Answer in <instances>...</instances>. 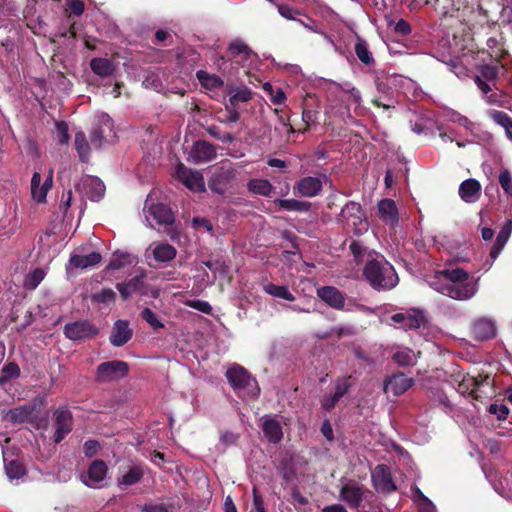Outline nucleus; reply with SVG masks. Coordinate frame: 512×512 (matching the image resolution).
Segmentation results:
<instances>
[{"instance_id": "62", "label": "nucleus", "mask_w": 512, "mask_h": 512, "mask_svg": "<svg viewBox=\"0 0 512 512\" xmlns=\"http://www.w3.org/2000/svg\"><path fill=\"white\" fill-rule=\"evenodd\" d=\"M372 103L376 107H382L384 109H390L394 108V101L392 97L389 94H385L383 97L380 98H373Z\"/></svg>"}, {"instance_id": "12", "label": "nucleus", "mask_w": 512, "mask_h": 512, "mask_svg": "<svg viewBox=\"0 0 512 512\" xmlns=\"http://www.w3.org/2000/svg\"><path fill=\"white\" fill-rule=\"evenodd\" d=\"M323 179H327L326 175H323L322 177H303L295 183L293 186V192L295 195L302 197L317 196L322 191Z\"/></svg>"}, {"instance_id": "54", "label": "nucleus", "mask_w": 512, "mask_h": 512, "mask_svg": "<svg viewBox=\"0 0 512 512\" xmlns=\"http://www.w3.org/2000/svg\"><path fill=\"white\" fill-rule=\"evenodd\" d=\"M487 47L489 50V55L497 60H499L504 55V49L500 41L495 37H490L487 40Z\"/></svg>"}, {"instance_id": "32", "label": "nucleus", "mask_w": 512, "mask_h": 512, "mask_svg": "<svg viewBox=\"0 0 512 512\" xmlns=\"http://www.w3.org/2000/svg\"><path fill=\"white\" fill-rule=\"evenodd\" d=\"M247 188L249 192L265 197H270L274 190L273 185L267 179H251L247 183Z\"/></svg>"}, {"instance_id": "52", "label": "nucleus", "mask_w": 512, "mask_h": 512, "mask_svg": "<svg viewBox=\"0 0 512 512\" xmlns=\"http://www.w3.org/2000/svg\"><path fill=\"white\" fill-rule=\"evenodd\" d=\"M145 274L144 272H141L140 275H135L134 277L130 278L126 281L128 287L131 288L133 293H140L144 294L146 287H145Z\"/></svg>"}, {"instance_id": "50", "label": "nucleus", "mask_w": 512, "mask_h": 512, "mask_svg": "<svg viewBox=\"0 0 512 512\" xmlns=\"http://www.w3.org/2000/svg\"><path fill=\"white\" fill-rule=\"evenodd\" d=\"M141 318L146 321L154 330L164 328V324L157 318L156 314L148 307L144 308L140 314Z\"/></svg>"}, {"instance_id": "51", "label": "nucleus", "mask_w": 512, "mask_h": 512, "mask_svg": "<svg viewBox=\"0 0 512 512\" xmlns=\"http://www.w3.org/2000/svg\"><path fill=\"white\" fill-rule=\"evenodd\" d=\"M349 250L352 253V255L354 256L355 262L357 264H360L363 261L364 256L367 253V247L364 246L361 241H357V240L351 241V243L349 245Z\"/></svg>"}, {"instance_id": "60", "label": "nucleus", "mask_w": 512, "mask_h": 512, "mask_svg": "<svg viewBox=\"0 0 512 512\" xmlns=\"http://www.w3.org/2000/svg\"><path fill=\"white\" fill-rule=\"evenodd\" d=\"M128 257L127 254L114 255L106 268L108 270H119L129 263Z\"/></svg>"}, {"instance_id": "40", "label": "nucleus", "mask_w": 512, "mask_h": 512, "mask_svg": "<svg viewBox=\"0 0 512 512\" xmlns=\"http://www.w3.org/2000/svg\"><path fill=\"white\" fill-rule=\"evenodd\" d=\"M20 368L17 363L9 362L2 367L0 376V385L8 382L10 379L18 378L20 376Z\"/></svg>"}, {"instance_id": "55", "label": "nucleus", "mask_w": 512, "mask_h": 512, "mask_svg": "<svg viewBox=\"0 0 512 512\" xmlns=\"http://www.w3.org/2000/svg\"><path fill=\"white\" fill-rule=\"evenodd\" d=\"M499 184L501 185L505 194L512 198V175L509 170L504 169L500 172Z\"/></svg>"}, {"instance_id": "5", "label": "nucleus", "mask_w": 512, "mask_h": 512, "mask_svg": "<svg viewBox=\"0 0 512 512\" xmlns=\"http://www.w3.org/2000/svg\"><path fill=\"white\" fill-rule=\"evenodd\" d=\"M129 370V364L125 361H105L96 367L94 381L98 384L115 383L127 377Z\"/></svg>"}, {"instance_id": "38", "label": "nucleus", "mask_w": 512, "mask_h": 512, "mask_svg": "<svg viewBox=\"0 0 512 512\" xmlns=\"http://www.w3.org/2000/svg\"><path fill=\"white\" fill-rule=\"evenodd\" d=\"M353 386L352 376L338 377L334 383V395L339 400L346 395Z\"/></svg>"}, {"instance_id": "34", "label": "nucleus", "mask_w": 512, "mask_h": 512, "mask_svg": "<svg viewBox=\"0 0 512 512\" xmlns=\"http://www.w3.org/2000/svg\"><path fill=\"white\" fill-rule=\"evenodd\" d=\"M33 408L28 405H22L9 410L7 413L8 420L13 424H20L30 420Z\"/></svg>"}, {"instance_id": "21", "label": "nucleus", "mask_w": 512, "mask_h": 512, "mask_svg": "<svg viewBox=\"0 0 512 512\" xmlns=\"http://www.w3.org/2000/svg\"><path fill=\"white\" fill-rule=\"evenodd\" d=\"M261 429L265 438L272 444H278L283 439L282 425L275 418H264Z\"/></svg>"}, {"instance_id": "15", "label": "nucleus", "mask_w": 512, "mask_h": 512, "mask_svg": "<svg viewBox=\"0 0 512 512\" xmlns=\"http://www.w3.org/2000/svg\"><path fill=\"white\" fill-rule=\"evenodd\" d=\"M391 321L402 324L404 329H418L426 323L424 313L417 309L410 310L407 314L396 313L391 316Z\"/></svg>"}, {"instance_id": "45", "label": "nucleus", "mask_w": 512, "mask_h": 512, "mask_svg": "<svg viewBox=\"0 0 512 512\" xmlns=\"http://www.w3.org/2000/svg\"><path fill=\"white\" fill-rule=\"evenodd\" d=\"M206 131L211 137L221 141L222 143H226V144L232 143L235 140L234 135H232L231 133L222 131L220 129V127H218L216 125L208 126L206 128Z\"/></svg>"}, {"instance_id": "3", "label": "nucleus", "mask_w": 512, "mask_h": 512, "mask_svg": "<svg viewBox=\"0 0 512 512\" xmlns=\"http://www.w3.org/2000/svg\"><path fill=\"white\" fill-rule=\"evenodd\" d=\"M336 221L342 225L343 229L353 232L356 236L365 234L369 229L366 213L361 204L355 201L346 202L337 215Z\"/></svg>"}, {"instance_id": "53", "label": "nucleus", "mask_w": 512, "mask_h": 512, "mask_svg": "<svg viewBox=\"0 0 512 512\" xmlns=\"http://www.w3.org/2000/svg\"><path fill=\"white\" fill-rule=\"evenodd\" d=\"M392 359L400 366H410L413 364V355L410 349L396 351Z\"/></svg>"}, {"instance_id": "2", "label": "nucleus", "mask_w": 512, "mask_h": 512, "mask_svg": "<svg viewBox=\"0 0 512 512\" xmlns=\"http://www.w3.org/2000/svg\"><path fill=\"white\" fill-rule=\"evenodd\" d=\"M363 275L377 291L390 290L399 282L394 267L383 256L369 259L363 268Z\"/></svg>"}, {"instance_id": "27", "label": "nucleus", "mask_w": 512, "mask_h": 512, "mask_svg": "<svg viewBox=\"0 0 512 512\" xmlns=\"http://www.w3.org/2000/svg\"><path fill=\"white\" fill-rule=\"evenodd\" d=\"M378 213L381 219L392 224L398 222V209L396 203L392 199H382L378 202Z\"/></svg>"}, {"instance_id": "63", "label": "nucleus", "mask_w": 512, "mask_h": 512, "mask_svg": "<svg viewBox=\"0 0 512 512\" xmlns=\"http://www.w3.org/2000/svg\"><path fill=\"white\" fill-rule=\"evenodd\" d=\"M278 12L282 17H284L288 20H294L295 15L301 14L300 11L294 10L292 7H290L289 5H286V4H280L278 6Z\"/></svg>"}, {"instance_id": "46", "label": "nucleus", "mask_w": 512, "mask_h": 512, "mask_svg": "<svg viewBox=\"0 0 512 512\" xmlns=\"http://www.w3.org/2000/svg\"><path fill=\"white\" fill-rule=\"evenodd\" d=\"M5 468L6 474L10 479H19L26 472L25 467L18 460L10 461L6 464Z\"/></svg>"}, {"instance_id": "59", "label": "nucleus", "mask_w": 512, "mask_h": 512, "mask_svg": "<svg viewBox=\"0 0 512 512\" xmlns=\"http://www.w3.org/2000/svg\"><path fill=\"white\" fill-rule=\"evenodd\" d=\"M186 305L190 308L196 309L202 313L210 315L212 313V307L207 301L203 300H188Z\"/></svg>"}, {"instance_id": "20", "label": "nucleus", "mask_w": 512, "mask_h": 512, "mask_svg": "<svg viewBox=\"0 0 512 512\" xmlns=\"http://www.w3.org/2000/svg\"><path fill=\"white\" fill-rule=\"evenodd\" d=\"M147 208V211L150 216L153 217V219L159 224V225H172L174 223V214L170 207L163 203H156L151 204L150 206H147V203L145 204V209Z\"/></svg>"}, {"instance_id": "9", "label": "nucleus", "mask_w": 512, "mask_h": 512, "mask_svg": "<svg viewBox=\"0 0 512 512\" xmlns=\"http://www.w3.org/2000/svg\"><path fill=\"white\" fill-rule=\"evenodd\" d=\"M55 429L53 441L59 444L73 429V415L67 407H59L53 414Z\"/></svg>"}, {"instance_id": "26", "label": "nucleus", "mask_w": 512, "mask_h": 512, "mask_svg": "<svg viewBox=\"0 0 512 512\" xmlns=\"http://www.w3.org/2000/svg\"><path fill=\"white\" fill-rule=\"evenodd\" d=\"M150 248H152L153 257L157 262L172 261L177 255L176 248L168 243L154 242Z\"/></svg>"}, {"instance_id": "14", "label": "nucleus", "mask_w": 512, "mask_h": 512, "mask_svg": "<svg viewBox=\"0 0 512 512\" xmlns=\"http://www.w3.org/2000/svg\"><path fill=\"white\" fill-rule=\"evenodd\" d=\"M112 132V119L107 114L100 116L98 125L94 127L90 133L91 145L95 148H100L107 138L111 136Z\"/></svg>"}, {"instance_id": "43", "label": "nucleus", "mask_w": 512, "mask_h": 512, "mask_svg": "<svg viewBox=\"0 0 512 512\" xmlns=\"http://www.w3.org/2000/svg\"><path fill=\"white\" fill-rule=\"evenodd\" d=\"M502 66L497 61V64H485L480 67V77L486 81H495L498 78L499 70Z\"/></svg>"}, {"instance_id": "42", "label": "nucleus", "mask_w": 512, "mask_h": 512, "mask_svg": "<svg viewBox=\"0 0 512 512\" xmlns=\"http://www.w3.org/2000/svg\"><path fill=\"white\" fill-rule=\"evenodd\" d=\"M355 53L362 63L369 65L373 62V56L368 49L367 43L364 40H357L355 44Z\"/></svg>"}, {"instance_id": "30", "label": "nucleus", "mask_w": 512, "mask_h": 512, "mask_svg": "<svg viewBox=\"0 0 512 512\" xmlns=\"http://www.w3.org/2000/svg\"><path fill=\"white\" fill-rule=\"evenodd\" d=\"M427 3L431 4L442 17L452 16L455 11L460 10L459 0H427Z\"/></svg>"}, {"instance_id": "37", "label": "nucleus", "mask_w": 512, "mask_h": 512, "mask_svg": "<svg viewBox=\"0 0 512 512\" xmlns=\"http://www.w3.org/2000/svg\"><path fill=\"white\" fill-rule=\"evenodd\" d=\"M263 289L267 294L273 297L284 299L290 302L295 300V296L289 291V289L286 286H279L273 283H267L264 285Z\"/></svg>"}, {"instance_id": "23", "label": "nucleus", "mask_w": 512, "mask_h": 512, "mask_svg": "<svg viewBox=\"0 0 512 512\" xmlns=\"http://www.w3.org/2000/svg\"><path fill=\"white\" fill-rule=\"evenodd\" d=\"M82 188L85 195L91 201H99L105 193V185L98 177H87L82 180Z\"/></svg>"}, {"instance_id": "36", "label": "nucleus", "mask_w": 512, "mask_h": 512, "mask_svg": "<svg viewBox=\"0 0 512 512\" xmlns=\"http://www.w3.org/2000/svg\"><path fill=\"white\" fill-rule=\"evenodd\" d=\"M144 476V470L139 465H134L119 479V484L131 486L141 481Z\"/></svg>"}, {"instance_id": "48", "label": "nucleus", "mask_w": 512, "mask_h": 512, "mask_svg": "<svg viewBox=\"0 0 512 512\" xmlns=\"http://www.w3.org/2000/svg\"><path fill=\"white\" fill-rule=\"evenodd\" d=\"M45 273L42 269L37 268L26 276L25 287L27 289H35L44 279Z\"/></svg>"}, {"instance_id": "39", "label": "nucleus", "mask_w": 512, "mask_h": 512, "mask_svg": "<svg viewBox=\"0 0 512 512\" xmlns=\"http://www.w3.org/2000/svg\"><path fill=\"white\" fill-rule=\"evenodd\" d=\"M493 120L505 129V133L512 140V118L503 111H494Z\"/></svg>"}, {"instance_id": "24", "label": "nucleus", "mask_w": 512, "mask_h": 512, "mask_svg": "<svg viewBox=\"0 0 512 512\" xmlns=\"http://www.w3.org/2000/svg\"><path fill=\"white\" fill-rule=\"evenodd\" d=\"M459 195L466 203L477 201L481 195V185L474 178L464 180L459 186Z\"/></svg>"}, {"instance_id": "1", "label": "nucleus", "mask_w": 512, "mask_h": 512, "mask_svg": "<svg viewBox=\"0 0 512 512\" xmlns=\"http://www.w3.org/2000/svg\"><path fill=\"white\" fill-rule=\"evenodd\" d=\"M469 279V273L462 268H446L435 271L429 285L445 296L463 301L472 298L477 291L476 284Z\"/></svg>"}, {"instance_id": "56", "label": "nucleus", "mask_w": 512, "mask_h": 512, "mask_svg": "<svg viewBox=\"0 0 512 512\" xmlns=\"http://www.w3.org/2000/svg\"><path fill=\"white\" fill-rule=\"evenodd\" d=\"M68 124L64 121L56 123V138L59 144L67 145L70 140Z\"/></svg>"}, {"instance_id": "16", "label": "nucleus", "mask_w": 512, "mask_h": 512, "mask_svg": "<svg viewBox=\"0 0 512 512\" xmlns=\"http://www.w3.org/2000/svg\"><path fill=\"white\" fill-rule=\"evenodd\" d=\"M132 336L133 330L129 327V322L119 319L113 324L109 340L112 346L122 347L130 341Z\"/></svg>"}, {"instance_id": "11", "label": "nucleus", "mask_w": 512, "mask_h": 512, "mask_svg": "<svg viewBox=\"0 0 512 512\" xmlns=\"http://www.w3.org/2000/svg\"><path fill=\"white\" fill-rule=\"evenodd\" d=\"M369 492L364 486L359 485L355 481H349L340 489V499L344 501L351 509H359L365 494Z\"/></svg>"}, {"instance_id": "64", "label": "nucleus", "mask_w": 512, "mask_h": 512, "mask_svg": "<svg viewBox=\"0 0 512 512\" xmlns=\"http://www.w3.org/2000/svg\"><path fill=\"white\" fill-rule=\"evenodd\" d=\"M100 448L99 442L96 440H87L83 445V452L86 457H93Z\"/></svg>"}, {"instance_id": "19", "label": "nucleus", "mask_w": 512, "mask_h": 512, "mask_svg": "<svg viewBox=\"0 0 512 512\" xmlns=\"http://www.w3.org/2000/svg\"><path fill=\"white\" fill-rule=\"evenodd\" d=\"M107 472L108 467L103 460H94L90 463L88 467L87 480L84 479L83 482L85 485L89 487H96L100 482H102L106 478Z\"/></svg>"}, {"instance_id": "44", "label": "nucleus", "mask_w": 512, "mask_h": 512, "mask_svg": "<svg viewBox=\"0 0 512 512\" xmlns=\"http://www.w3.org/2000/svg\"><path fill=\"white\" fill-rule=\"evenodd\" d=\"M116 300V293L111 288H104L100 292L91 295L93 303L109 304Z\"/></svg>"}, {"instance_id": "58", "label": "nucleus", "mask_w": 512, "mask_h": 512, "mask_svg": "<svg viewBox=\"0 0 512 512\" xmlns=\"http://www.w3.org/2000/svg\"><path fill=\"white\" fill-rule=\"evenodd\" d=\"M490 414L496 415L498 420H505L509 414V409L504 404L492 403L488 407Z\"/></svg>"}, {"instance_id": "47", "label": "nucleus", "mask_w": 512, "mask_h": 512, "mask_svg": "<svg viewBox=\"0 0 512 512\" xmlns=\"http://www.w3.org/2000/svg\"><path fill=\"white\" fill-rule=\"evenodd\" d=\"M241 117L240 112L236 109L235 106H230V104H225V114L222 117H218L219 122L223 124H231L236 123Z\"/></svg>"}, {"instance_id": "4", "label": "nucleus", "mask_w": 512, "mask_h": 512, "mask_svg": "<svg viewBox=\"0 0 512 512\" xmlns=\"http://www.w3.org/2000/svg\"><path fill=\"white\" fill-rule=\"evenodd\" d=\"M226 379L234 392L241 398H257L260 388L255 378L242 366L234 364L225 373Z\"/></svg>"}, {"instance_id": "57", "label": "nucleus", "mask_w": 512, "mask_h": 512, "mask_svg": "<svg viewBox=\"0 0 512 512\" xmlns=\"http://www.w3.org/2000/svg\"><path fill=\"white\" fill-rule=\"evenodd\" d=\"M317 119V112L311 109H303L302 110V121L305 124L304 128H299V133H306L309 129L311 124H314Z\"/></svg>"}, {"instance_id": "25", "label": "nucleus", "mask_w": 512, "mask_h": 512, "mask_svg": "<svg viewBox=\"0 0 512 512\" xmlns=\"http://www.w3.org/2000/svg\"><path fill=\"white\" fill-rule=\"evenodd\" d=\"M102 256L99 252H91L87 255L72 254L69 258V265L76 269H87L100 264Z\"/></svg>"}, {"instance_id": "17", "label": "nucleus", "mask_w": 512, "mask_h": 512, "mask_svg": "<svg viewBox=\"0 0 512 512\" xmlns=\"http://www.w3.org/2000/svg\"><path fill=\"white\" fill-rule=\"evenodd\" d=\"M317 296L334 309L341 310L344 308L345 296L334 286H323L318 288Z\"/></svg>"}, {"instance_id": "33", "label": "nucleus", "mask_w": 512, "mask_h": 512, "mask_svg": "<svg viewBox=\"0 0 512 512\" xmlns=\"http://www.w3.org/2000/svg\"><path fill=\"white\" fill-rule=\"evenodd\" d=\"M92 71L101 77H107L113 74L114 66L111 60L107 58L96 57L90 62Z\"/></svg>"}, {"instance_id": "49", "label": "nucleus", "mask_w": 512, "mask_h": 512, "mask_svg": "<svg viewBox=\"0 0 512 512\" xmlns=\"http://www.w3.org/2000/svg\"><path fill=\"white\" fill-rule=\"evenodd\" d=\"M187 188L194 191H203L205 184L201 173L196 172L189 176L183 183Z\"/></svg>"}, {"instance_id": "10", "label": "nucleus", "mask_w": 512, "mask_h": 512, "mask_svg": "<svg viewBox=\"0 0 512 512\" xmlns=\"http://www.w3.org/2000/svg\"><path fill=\"white\" fill-rule=\"evenodd\" d=\"M371 480L373 487L383 494H390L397 490L390 467L385 464H379L375 467L371 474Z\"/></svg>"}, {"instance_id": "18", "label": "nucleus", "mask_w": 512, "mask_h": 512, "mask_svg": "<svg viewBox=\"0 0 512 512\" xmlns=\"http://www.w3.org/2000/svg\"><path fill=\"white\" fill-rule=\"evenodd\" d=\"M216 155L215 146L205 140L196 141L191 151V157L196 164L210 162Z\"/></svg>"}, {"instance_id": "22", "label": "nucleus", "mask_w": 512, "mask_h": 512, "mask_svg": "<svg viewBox=\"0 0 512 512\" xmlns=\"http://www.w3.org/2000/svg\"><path fill=\"white\" fill-rule=\"evenodd\" d=\"M471 333L475 340L484 341L495 336L496 328L491 320L481 318L473 323Z\"/></svg>"}, {"instance_id": "29", "label": "nucleus", "mask_w": 512, "mask_h": 512, "mask_svg": "<svg viewBox=\"0 0 512 512\" xmlns=\"http://www.w3.org/2000/svg\"><path fill=\"white\" fill-rule=\"evenodd\" d=\"M227 94L229 95L228 104L235 107H237L240 102H248L253 96L251 89L246 86L236 88L229 87Z\"/></svg>"}, {"instance_id": "28", "label": "nucleus", "mask_w": 512, "mask_h": 512, "mask_svg": "<svg viewBox=\"0 0 512 512\" xmlns=\"http://www.w3.org/2000/svg\"><path fill=\"white\" fill-rule=\"evenodd\" d=\"M275 206L286 211L308 212L312 204L308 201L296 199H275Z\"/></svg>"}, {"instance_id": "6", "label": "nucleus", "mask_w": 512, "mask_h": 512, "mask_svg": "<svg viewBox=\"0 0 512 512\" xmlns=\"http://www.w3.org/2000/svg\"><path fill=\"white\" fill-rule=\"evenodd\" d=\"M238 174L239 171L232 163L223 164L212 173L208 180V187L212 192L223 195L234 186Z\"/></svg>"}, {"instance_id": "13", "label": "nucleus", "mask_w": 512, "mask_h": 512, "mask_svg": "<svg viewBox=\"0 0 512 512\" xmlns=\"http://www.w3.org/2000/svg\"><path fill=\"white\" fill-rule=\"evenodd\" d=\"M414 383L413 378L400 372L385 378L383 390L385 393L392 392L394 396H400L410 389Z\"/></svg>"}, {"instance_id": "31", "label": "nucleus", "mask_w": 512, "mask_h": 512, "mask_svg": "<svg viewBox=\"0 0 512 512\" xmlns=\"http://www.w3.org/2000/svg\"><path fill=\"white\" fill-rule=\"evenodd\" d=\"M196 78L198 79L202 87H204L207 90H217L224 85L223 80L219 76L215 74H209L205 70L197 71Z\"/></svg>"}, {"instance_id": "61", "label": "nucleus", "mask_w": 512, "mask_h": 512, "mask_svg": "<svg viewBox=\"0 0 512 512\" xmlns=\"http://www.w3.org/2000/svg\"><path fill=\"white\" fill-rule=\"evenodd\" d=\"M228 50L232 56H236V55H240V54L247 55L249 53V47L244 42H242L240 40H235V41L231 42Z\"/></svg>"}, {"instance_id": "41", "label": "nucleus", "mask_w": 512, "mask_h": 512, "mask_svg": "<svg viewBox=\"0 0 512 512\" xmlns=\"http://www.w3.org/2000/svg\"><path fill=\"white\" fill-rule=\"evenodd\" d=\"M495 491L505 498H512V481L507 476H500L493 484Z\"/></svg>"}, {"instance_id": "8", "label": "nucleus", "mask_w": 512, "mask_h": 512, "mask_svg": "<svg viewBox=\"0 0 512 512\" xmlns=\"http://www.w3.org/2000/svg\"><path fill=\"white\" fill-rule=\"evenodd\" d=\"M63 332L69 340L82 342L95 338L99 334V329L90 320H78L67 323Z\"/></svg>"}, {"instance_id": "7", "label": "nucleus", "mask_w": 512, "mask_h": 512, "mask_svg": "<svg viewBox=\"0 0 512 512\" xmlns=\"http://www.w3.org/2000/svg\"><path fill=\"white\" fill-rule=\"evenodd\" d=\"M490 385L491 379L489 375H478L475 377L467 374L463 375L458 381L457 391L463 395L467 394L473 399L481 401L486 396V392L483 388L489 387Z\"/></svg>"}, {"instance_id": "35", "label": "nucleus", "mask_w": 512, "mask_h": 512, "mask_svg": "<svg viewBox=\"0 0 512 512\" xmlns=\"http://www.w3.org/2000/svg\"><path fill=\"white\" fill-rule=\"evenodd\" d=\"M75 149L79 155V159L83 163H87L90 157V144L86 139L84 132L79 131L75 134Z\"/></svg>"}]
</instances>
